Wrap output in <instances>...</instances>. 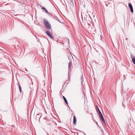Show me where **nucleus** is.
Masks as SVG:
<instances>
[{"label": "nucleus", "instance_id": "1", "mask_svg": "<svg viewBox=\"0 0 135 135\" xmlns=\"http://www.w3.org/2000/svg\"><path fill=\"white\" fill-rule=\"evenodd\" d=\"M97 113H98V115L100 117V118L102 120V121L104 122L105 123V121L104 119V118L103 117V116L100 111V110L98 112H97Z\"/></svg>", "mask_w": 135, "mask_h": 135}, {"label": "nucleus", "instance_id": "2", "mask_svg": "<svg viewBox=\"0 0 135 135\" xmlns=\"http://www.w3.org/2000/svg\"><path fill=\"white\" fill-rule=\"evenodd\" d=\"M46 33L48 36L50 37L52 40H54V38L52 36L50 32L48 31H47L46 32Z\"/></svg>", "mask_w": 135, "mask_h": 135}, {"label": "nucleus", "instance_id": "3", "mask_svg": "<svg viewBox=\"0 0 135 135\" xmlns=\"http://www.w3.org/2000/svg\"><path fill=\"white\" fill-rule=\"evenodd\" d=\"M44 24L45 26H46L49 25L50 24L49 22L46 19H44Z\"/></svg>", "mask_w": 135, "mask_h": 135}, {"label": "nucleus", "instance_id": "4", "mask_svg": "<svg viewBox=\"0 0 135 135\" xmlns=\"http://www.w3.org/2000/svg\"><path fill=\"white\" fill-rule=\"evenodd\" d=\"M128 6L130 9V10L131 12H132V13H133V9L132 6V5H131V4L130 3H129L128 4Z\"/></svg>", "mask_w": 135, "mask_h": 135}, {"label": "nucleus", "instance_id": "5", "mask_svg": "<svg viewBox=\"0 0 135 135\" xmlns=\"http://www.w3.org/2000/svg\"><path fill=\"white\" fill-rule=\"evenodd\" d=\"M73 124L75 125L76 123V119L75 116H74L73 117Z\"/></svg>", "mask_w": 135, "mask_h": 135}, {"label": "nucleus", "instance_id": "6", "mask_svg": "<svg viewBox=\"0 0 135 135\" xmlns=\"http://www.w3.org/2000/svg\"><path fill=\"white\" fill-rule=\"evenodd\" d=\"M46 28L48 30L50 29L51 28V25L50 24L49 25L46 26Z\"/></svg>", "mask_w": 135, "mask_h": 135}, {"label": "nucleus", "instance_id": "7", "mask_svg": "<svg viewBox=\"0 0 135 135\" xmlns=\"http://www.w3.org/2000/svg\"><path fill=\"white\" fill-rule=\"evenodd\" d=\"M62 97H63V98L64 99V101L65 102V103H66V104L67 105H68V102L67 101V100L66 98L64 96H63Z\"/></svg>", "mask_w": 135, "mask_h": 135}, {"label": "nucleus", "instance_id": "8", "mask_svg": "<svg viewBox=\"0 0 135 135\" xmlns=\"http://www.w3.org/2000/svg\"><path fill=\"white\" fill-rule=\"evenodd\" d=\"M53 18L54 19L56 20H57L59 22H60V23H61L60 21V20H59V19L57 17L54 16V17H53Z\"/></svg>", "mask_w": 135, "mask_h": 135}, {"label": "nucleus", "instance_id": "9", "mask_svg": "<svg viewBox=\"0 0 135 135\" xmlns=\"http://www.w3.org/2000/svg\"><path fill=\"white\" fill-rule=\"evenodd\" d=\"M39 114H37L36 115V117L37 118H39V120H40V118L41 117V116H40V117H39Z\"/></svg>", "mask_w": 135, "mask_h": 135}, {"label": "nucleus", "instance_id": "10", "mask_svg": "<svg viewBox=\"0 0 135 135\" xmlns=\"http://www.w3.org/2000/svg\"><path fill=\"white\" fill-rule=\"evenodd\" d=\"M132 61L133 64L135 65V56L132 59Z\"/></svg>", "mask_w": 135, "mask_h": 135}, {"label": "nucleus", "instance_id": "11", "mask_svg": "<svg viewBox=\"0 0 135 135\" xmlns=\"http://www.w3.org/2000/svg\"><path fill=\"white\" fill-rule=\"evenodd\" d=\"M72 64V62L70 61L69 64V68L71 66Z\"/></svg>", "mask_w": 135, "mask_h": 135}, {"label": "nucleus", "instance_id": "12", "mask_svg": "<svg viewBox=\"0 0 135 135\" xmlns=\"http://www.w3.org/2000/svg\"><path fill=\"white\" fill-rule=\"evenodd\" d=\"M18 85L19 86L20 91V92L21 93V85L19 84Z\"/></svg>", "mask_w": 135, "mask_h": 135}, {"label": "nucleus", "instance_id": "13", "mask_svg": "<svg viewBox=\"0 0 135 135\" xmlns=\"http://www.w3.org/2000/svg\"><path fill=\"white\" fill-rule=\"evenodd\" d=\"M50 120H48L47 121V123L48 124L51 125L50 123Z\"/></svg>", "mask_w": 135, "mask_h": 135}, {"label": "nucleus", "instance_id": "14", "mask_svg": "<svg viewBox=\"0 0 135 135\" xmlns=\"http://www.w3.org/2000/svg\"><path fill=\"white\" fill-rule=\"evenodd\" d=\"M45 12L46 13L49 14L50 15V13L48 12V11L46 9L45 10Z\"/></svg>", "mask_w": 135, "mask_h": 135}, {"label": "nucleus", "instance_id": "15", "mask_svg": "<svg viewBox=\"0 0 135 135\" xmlns=\"http://www.w3.org/2000/svg\"><path fill=\"white\" fill-rule=\"evenodd\" d=\"M70 2H71L72 3L73 5L74 3V1L73 0H70Z\"/></svg>", "mask_w": 135, "mask_h": 135}, {"label": "nucleus", "instance_id": "16", "mask_svg": "<svg viewBox=\"0 0 135 135\" xmlns=\"http://www.w3.org/2000/svg\"><path fill=\"white\" fill-rule=\"evenodd\" d=\"M96 109H97V112H98V111H99L100 110L99 109L98 107L97 106V107L96 108Z\"/></svg>", "mask_w": 135, "mask_h": 135}, {"label": "nucleus", "instance_id": "17", "mask_svg": "<svg viewBox=\"0 0 135 135\" xmlns=\"http://www.w3.org/2000/svg\"><path fill=\"white\" fill-rule=\"evenodd\" d=\"M42 9H43L45 10L46 9H45L44 7H42Z\"/></svg>", "mask_w": 135, "mask_h": 135}, {"label": "nucleus", "instance_id": "18", "mask_svg": "<svg viewBox=\"0 0 135 135\" xmlns=\"http://www.w3.org/2000/svg\"><path fill=\"white\" fill-rule=\"evenodd\" d=\"M95 123H96V124H97V126L98 127H99V125H98V123H97V122H95Z\"/></svg>", "mask_w": 135, "mask_h": 135}, {"label": "nucleus", "instance_id": "19", "mask_svg": "<svg viewBox=\"0 0 135 135\" xmlns=\"http://www.w3.org/2000/svg\"><path fill=\"white\" fill-rule=\"evenodd\" d=\"M81 79H82V80H83V78H82H82H81Z\"/></svg>", "mask_w": 135, "mask_h": 135}, {"label": "nucleus", "instance_id": "20", "mask_svg": "<svg viewBox=\"0 0 135 135\" xmlns=\"http://www.w3.org/2000/svg\"><path fill=\"white\" fill-rule=\"evenodd\" d=\"M68 58H69V56H68Z\"/></svg>", "mask_w": 135, "mask_h": 135}, {"label": "nucleus", "instance_id": "21", "mask_svg": "<svg viewBox=\"0 0 135 135\" xmlns=\"http://www.w3.org/2000/svg\"><path fill=\"white\" fill-rule=\"evenodd\" d=\"M84 133V134H85V135H86V134H85V133Z\"/></svg>", "mask_w": 135, "mask_h": 135}, {"label": "nucleus", "instance_id": "22", "mask_svg": "<svg viewBox=\"0 0 135 135\" xmlns=\"http://www.w3.org/2000/svg\"><path fill=\"white\" fill-rule=\"evenodd\" d=\"M126 40H127V38H126Z\"/></svg>", "mask_w": 135, "mask_h": 135}]
</instances>
